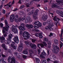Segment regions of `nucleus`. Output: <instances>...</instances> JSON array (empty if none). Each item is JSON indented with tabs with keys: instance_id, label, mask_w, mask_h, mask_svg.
Listing matches in <instances>:
<instances>
[{
	"instance_id": "nucleus-50",
	"label": "nucleus",
	"mask_w": 63,
	"mask_h": 63,
	"mask_svg": "<svg viewBox=\"0 0 63 63\" xmlns=\"http://www.w3.org/2000/svg\"><path fill=\"white\" fill-rule=\"evenodd\" d=\"M37 51L38 52V54H39L41 52V51H40V50L39 49H38Z\"/></svg>"
},
{
	"instance_id": "nucleus-29",
	"label": "nucleus",
	"mask_w": 63,
	"mask_h": 63,
	"mask_svg": "<svg viewBox=\"0 0 63 63\" xmlns=\"http://www.w3.org/2000/svg\"><path fill=\"white\" fill-rule=\"evenodd\" d=\"M43 40L44 41H46V42H48V40L47 38H45L43 39Z\"/></svg>"
},
{
	"instance_id": "nucleus-51",
	"label": "nucleus",
	"mask_w": 63,
	"mask_h": 63,
	"mask_svg": "<svg viewBox=\"0 0 63 63\" xmlns=\"http://www.w3.org/2000/svg\"><path fill=\"white\" fill-rule=\"evenodd\" d=\"M24 7V5H23L21 6L20 7V9H22Z\"/></svg>"
},
{
	"instance_id": "nucleus-34",
	"label": "nucleus",
	"mask_w": 63,
	"mask_h": 63,
	"mask_svg": "<svg viewBox=\"0 0 63 63\" xmlns=\"http://www.w3.org/2000/svg\"><path fill=\"white\" fill-rule=\"evenodd\" d=\"M61 1L60 0H57L56 1V2L58 3V4H59V5H60V3L61 2Z\"/></svg>"
},
{
	"instance_id": "nucleus-47",
	"label": "nucleus",
	"mask_w": 63,
	"mask_h": 63,
	"mask_svg": "<svg viewBox=\"0 0 63 63\" xmlns=\"http://www.w3.org/2000/svg\"><path fill=\"white\" fill-rule=\"evenodd\" d=\"M25 43L27 45H29V43L28 41H25Z\"/></svg>"
},
{
	"instance_id": "nucleus-30",
	"label": "nucleus",
	"mask_w": 63,
	"mask_h": 63,
	"mask_svg": "<svg viewBox=\"0 0 63 63\" xmlns=\"http://www.w3.org/2000/svg\"><path fill=\"white\" fill-rule=\"evenodd\" d=\"M38 36L39 37H40V38H43V36H42V34L41 33H38Z\"/></svg>"
},
{
	"instance_id": "nucleus-15",
	"label": "nucleus",
	"mask_w": 63,
	"mask_h": 63,
	"mask_svg": "<svg viewBox=\"0 0 63 63\" xmlns=\"http://www.w3.org/2000/svg\"><path fill=\"white\" fill-rule=\"evenodd\" d=\"M37 53V51H35V52L34 53V51L32 50H30V56H32L33 54H35Z\"/></svg>"
},
{
	"instance_id": "nucleus-57",
	"label": "nucleus",
	"mask_w": 63,
	"mask_h": 63,
	"mask_svg": "<svg viewBox=\"0 0 63 63\" xmlns=\"http://www.w3.org/2000/svg\"><path fill=\"white\" fill-rule=\"evenodd\" d=\"M50 14H51V15L52 17H54V15H53V13H50Z\"/></svg>"
},
{
	"instance_id": "nucleus-13",
	"label": "nucleus",
	"mask_w": 63,
	"mask_h": 63,
	"mask_svg": "<svg viewBox=\"0 0 63 63\" xmlns=\"http://www.w3.org/2000/svg\"><path fill=\"white\" fill-rule=\"evenodd\" d=\"M22 49H23V46L21 45H19V47H18V48L17 50L18 51L20 52L22 51Z\"/></svg>"
},
{
	"instance_id": "nucleus-48",
	"label": "nucleus",
	"mask_w": 63,
	"mask_h": 63,
	"mask_svg": "<svg viewBox=\"0 0 63 63\" xmlns=\"http://www.w3.org/2000/svg\"><path fill=\"white\" fill-rule=\"evenodd\" d=\"M60 5H61V6L63 5V2L61 1L60 4Z\"/></svg>"
},
{
	"instance_id": "nucleus-9",
	"label": "nucleus",
	"mask_w": 63,
	"mask_h": 63,
	"mask_svg": "<svg viewBox=\"0 0 63 63\" xmlns=\"http://www.w3.org/2000/svg\"><path fill=\"white\" fill-rule=\"evenodd\" d=\"M53 20L55 21V22H56L57 24L58 23V21H59V20H61V19L59 18H56V16H55L54 18L53 19Z\"/></svg>"
},
{
	"instance_id": "nucleus-10",
	"label": "nucleus",
	"mask_w": 63,
	"mask_h": 63,
	"mask_svg": "<svg viewBox=\"0 0 63 63\" xmlns=\"http://www.w3.org/2000/svg\"><path fill=\"white\" fill-rule=\"evenodd\" d=\"M56 13L59 15H60V16L62 17H63V12L62 11H60L59 10H57Z\"/></svg>"
},
{
	"instance_id": "nucleus-14",
	"label": "nucleus",
	"mask_w": 63,
	"mask_h": 63,
	"mask_svg": "<svg viewBox=\"0 0 63 63\" xmlns=\"http://www.w3.org/2000/svg\"><path fill=\"white\" fill-rule=\"evenodd\" d=\"M30 16H28L26 18V19L25 20V23H27L29 22L30 20Z\"/></svg>"
},
{
	"instance_id": "nucleus-36",
	"label": "nucleus",
	"mask_w": 63,
	"mask_h": 63,
	"mask_svg": "<svg viewBox=\"0 0 63 63\" xmlns=\"http://www.w3.org/2000/svg\"><path fill=\"white\" fill-rule=\"evenodd\" d=\"M52 57L53 58V59H55L56 58V57L55 55H53L52 56Z\"/></svg>"
},
{
	"instance_id": "nucleus-43",
	"label": "nucleus",
	"mask_w": 63,
	"mask_h": 63,
	"mask_svg": "<svg viewBox=\"0 0 63 63\" xmlns=\"http://www.w3.org/2000/svg\"><path fill=\"white\" fill-rule=\"evenodd\" d=\"M44 46H45L44 45V44H41L40 46L41 47H44Z\"/></svg>"
},
{
	"instance_id": "nucleus-6",
	"label": "nucleus",
	"mask_w": 63,
	"mask_h": 63,
	"mask_svg": "<svg viewBox=\"0 0 63 63\" xmlns=\"http://www.w3.org/2000/svg\"><path fill=\"white\" fill-rule=\"evenodd\" d=\"M23 36L24 37H26L27 38H29L30 37L29 34L26 32H25L23 33Z\"/></svg>"
},
{
	"instance_id": "nucleus-22",
	"label": "nucleus",
	"mask_w": 63,
	"mask_h": 63,
	"mask_svg": "<svg viewBox=\"0 0 63 63\" xmlns=\"http://www.w3.org/2000/svg\"><path fill=\"white\" fill-rule=\"evenodd\" d=\"M0 40H1V43H3V41L5 40V38L3 37H0Z\"/></svg>"
},
{
	"instance_id": "nucleus-24",
	"label": "nucleus",
	"mask_w": 63,
	"mask_h": 63,
	"mask_svg": "<svg viewBox=\"0 0 63 63\" xmlns=\"http://www.w3.org/2000/svg\"><path fill=\"white\" fill-rule=\"evenodd\" d=\"M36 63H39L40 61V60L38 58H36Z\"/></svg>"
},
{
	"instance_id": "nucleus-54",
	"label": "nucleus",
	"mask_w": 63,
	"mask_h": 63,
	"mask_svg": "<svg viewBox=\"0 0 63 63\" xmlns=\"http://www.w3.org/2000/svg\"><path fill=\"white\" fill-rule=\"evenodd\" d=\"M8 52H9V53L11 54V53H12V52L11 51V50L10 49H9L8 50Z\"/></svg>"
},
{
	"instance_id": "nucleus-21",
	"label": "nucleus",
	"mask_w": 63,
	"mask_h": 63,
	"mask_svg": "<svg viewBox=\"0 0 63 63\" xmlns=\"http://www.w3.org/2000/svg\"><path fill=\"white\" fill-rule=\"evenodd\" d=\"M26 27H28V28H33V25L31 24H30L29 25H28L27 24H26Z\"/></svg>"
},
{
	"instance_id": "nucleus-1",
	"label": "nucleus",
	"mask_w": 63,
	"mask_h": 63,
	"mask_svg": "<svg viewBox=\"0 0 63 63\" xmlns=\"http://www.w3.org/2000/svg\"><path fill=\"white\" fill-rule=\"evenodd\" d=\"M4 22L5 24V27H3V29H4L6 31L8 32L9 30V26L8 25V23L7 20H5Z\"/></svg>"
},
{
	"instance_id": "nucleus-35",
	"label": "nucleus",
	"mask_w": 63,
	"mask_h": 63,
	"mask_svg": "<svg viewBox=\"0 0 63 63\" xmlns=\"http://www.w3.org/2000/svg\"><path fill=\"white\" fill-rule=\"evenodd\" d=\"M22 57L24 59H26L27 58V56L25 55H23Z\"/></svg>"
},
{
	"instance_id": "nucleus-12",
	"label": "nucleus",
	"mask_w": 63,
	"mask_h": 63,
	"mask_svg": "<svg viewBox=\"0 0 63 63\" xmlns=\"http://www.w3.org/2000/svg\"><path fill=\"white\" fill-rule=\"evenodd\" d=\"M39 11L38 9H37L35 10V11L34 13V15H33V17H35L36 16L38 15V13Z\"/></svg>"
},
{
	"instance_id": "nucleus-46",
	"label": "nucleus",
	"mask_w": 63,
	"mask_h": 63,
	"mask_svg": "<svg viewBox=\"0 0 63 63\" xmlns=\"http://www.w3.org/2000/svg\"><path fill=\"white\" fill-rule=\"evenodd\" d=\"M42 63H47V61L46 60H43L42 62Z\"/></svg>"
},
{
	"instance_id": "nucleus-41",
	"label": "nucleus",
	"mask_w": 63,
	"mask_h": 63,
	"mask_svg": "<svg viewBox=\"0 0 63 63\" xmlns=\"http://www.w3.org/2000/svg\"><path fill=\"white\" fill-rule=\"evenodd\" d=\"M44 55H43L41 54V55H40V56L41 58H43L44 57Z\"/></svg>"
},
{
	"instance_id": "nucleus-45",
	"label": "nucleus",
	"mask_w": 63,
	"mask_h": 63,
	"mask_svg": "<svg viewBox=\"0 0 63 63\" xmlns=\"http://www.w3.org/2000/svg\"><path fill=\"white\" fill-rule=\"evenodd\" d=\"M2 13L4 14H5V13H6V11L5 10H3L2 11Z\"/></svg>"
},
{
	"instance_id": "nucleus-39",
	"label": "nucleus",
	"mask_w": 63,
	"mask_h": 63,
	"mask_svg": "<svg viewBox=\"0 0 63 63\" xmlns=\"http://www.w3.org/2000/svg\"><path fill=\"white\" fill-rule=\"evenodd\" d=\"M33 27L35 29H37L38 28H39V26H36L34 25Z\"/></svg>"
},
{
	"instance_id": "nucleus-64",
	"label": "nucleus",
	"mask_w": 63,
	"mask_h": 63,
	"mask_svg": "<svg viewBox=\"0 0 63 63\" xmlns=\"http://www.w3.org/2000/svg\"><path fill=\"white\" fill-rule=\"evenodd\" d=\"M23 32L22 31H21L19 33L20 35H22V34H23Z\"/></svg>"
},
{
	"instance_id": "nucleus-8",
	"label": "nucleus",
	"mask_w": 63,
	"mask_h": 63,
	"mask_svg": "<svg viewBox=\"0 0 63 63\" xmlns=\"http://www.w3.org/2000/svg\"><path fill=\"white\" fill-rule=\"evenodd\" d=\"M12 29L13 32L15 33H17V30L16 26L12 27Z\"/></svg>"
},
{
	"instance_id": "nucleus-33",
	"label": "nucleus",
	"mask_w": 63,
	"mask_h": 63,
	"mask_svg": "<svg viewBox=\"0 0 63 63\" xmlns=\"http://www.w3.org/2000/svg\"><path fill=\"white\" fill-rule=\"evenodd\" d=\"M41 54H43V55L45 56L46 55V52L45 51L42 52L41 53Z\"/></svg>"
},
{
	"instance_id": "nucleus-18",
	"label": "nucleus",
	"mask_w": 63,
	"mask_h": 63,
	"mask_svg": "<svg viewBox=\"0 0 63 63\" xmlns=\"http://www.w3.org/2000/svg\"><path fill=\"white\" fill-rule=\"evenodd\" d=\"M30 45L31 47L33 49H36V45L35 44L32 45H31V44H30Z\"/></svg>"
},
{
	"instance_id": "nucleus-28",
	"label": "nucleus",
	"mask_w": 63,
	"mask_h": 63,
	"mask_svg": "<svg viewBox=\"0 0 63 63\" xmlns=\"http://www.w3.org/2000/svg\"><path fill=\"white\" fill-rule=\"evenodd\" d=\"M51 22V20H48L47 21V24H50Z\"/></svg>"
},
{
	"instance_id": "nucleus-5",
	"label": "nucleus",
	"mask_w": 63,
	"mask_h": 63,
	"mask_svg": "<svg viewBox=\"0 0 63 63\" xmlns=\"http://www.w3.org/2000/svg\"><path fill=\"white\" fill-rule=\"evenodd\" d=\"M25 25L23 23H22L21 24L20 26H19L18 27L19 29L20 30H22L24 31L25 30V29L24 28Z\"/></svg>"
},
{
	"instance_id": "nucleus-55",
	"label": "nucleus",
	"mask_w": 63,
	"mask_h": 63,
	"mask_svg": "<svg viewBox=\"0 0 63 63\" xmlns=\"http://www.w3.org/2000/svg\"><path fill=\"white\" fill-rule=\"evenodd\" d=\"M47 62H49V61H50V59L48 58L47 60Z\"/></svg>"
},
{
	"instance_id": "nucleus-3",
	"label": "nucleus",
	"mask_w": 63,
	"mask_h": 63,
	"mask_svg": "<svg viewBox=\"0 0 63 63\" xmlns=\"http://www.w3.org/2000/svg\"><path fill=\"white\" fill-rule=\"evenodd\" d=\"M12 37H13V35L12 34H10L8 35V39H7L6 40L7 44H9L11 43L12 40L11 39L12 38Z\"/></svg>"
},
{
	"instance_id": "nucleus-26",
	"label": "nucleus",
	"mask_w": 63,
	"mask_h": 63,
	"mask_svg": "<svg viewBox=\"0 0 63 63\" xmlns=\"http://www.w3.org/2000/svg\"><path fill=\"white\" fill-rule=\"evenodd\" d=\"M47 44L48 45V46L50 47L51 45V43L50 41H49L47 43Z\"/></svg>"
},
{
	"instance_id": "nucleus-37",
	"label": "nucleus",
	"mask_w": 63,
	"mask_h": 63,
	"mask_svg": "<svg viewBox=\"0 0 63 63\" xmlns=\"http://www.w3.org/2000/svg\"><path fill=\"white\" fill-rule=\"evenodd\" d=\"M43 44H44V45L45 47H46V46H47V43H46V42H43Z\"/></svg>"
},
{
	"instance_id": "nucleus-25",
	"label": "nucleus",
	"mask_w": 63,
	"mask_h": 63,
	"mask_svg": "<svg viewBox=\"0 0 63 63\" xmlns=\"http://www.w3.org/2000/svg\"><path fill=\"white\" fill-rule=\"evenodd\" d=\"M23 54H27L28 53V52L27 51L24 50L23 52Z\"/></svg>"
},
{
	"instance_id": "nucleus-19",
	"label": "nucleus",
	"mask_w": 63,
	"mask_h": 63,
	"mask_svg": "<svg viewBox=\"0 0 63 63\" xmlns=\"http://www.w3.org/2000/svg\"><path fill=\"white\" fill-rule=\"evenodd\" d=\"M32 4V1L29 2L28 3H27L26 4L27 7H29V5H31Z\"/></svg>"
},
{
	"instance_id": "nucleus-32",
	"label": "nucleus",
	"mask_w": 63,
	"mask_h": 63,
	"mask_svg": "<svg viewBox=\"0 0 63 63\" xmlns=\"http://www.w3.org/2000/svg\"><path fill=\"white\" fill-rule=\"evenodd\" d=\"M58 40H54V42L55 44H57L58 43Z\"/></svg>"
},
{
	"instance_id": "nucleus-63",
	"label": "nucleus",
	"mask_w": 63,
	"mask_h": 63,
	"mask_svg": "<svg viewBox=\"0 0 63 63\" xmlns=\"http://www.w3.org/2000/svg\"><path fill=\"white\" fill-rule=\"evenodd\" d=\"M15 20L16 22H18V18H17V19H15Z\"/></svg>"
},
{
	"instance_id": "nucleus-42",
	"label": "nucleus",
	"mask_w": 63,
	"mask_h": 63,
	"mask_svg": "<svg viewBox=\"0 0 63 63\" xmlns=\"http://www.w3.org/2000/svg\"><path fill=\"white\" fill-rule=\"evenodd\" d=\"M35 36H36V37H39V33H36L35 34Z\"/></svg>"
},
{
	"instance_id": "nucleus-2",
	"label": "nucleus",
	"mask_w": 63,
	"mask_h": 63,
	"mask_svg": "<svg viewBox=\"0 0 63 63\" xmlns=\"http://www.w3.org/2000/svg\"><path fill=\"white\" fill-rule=\"evenodd\" d=\"M11 60L10 63H16V59L15 58H12L11 59V57H9L8 59V63H10V61Z\"/></svg>"
},
{
	"instance_id": "nucleus-23",
	"label": "nucleus",
	"mask_w": 63,
	"mask_h": 63,
	"mask_svg": "<svg viewBox=\"0 0 63 63\" xmlns=\"http://www.w3.org/2000/svg\"><path fill=\"white\" fill-rule=\"evenodd\" d=\"M58 6L55 4H53L52 5V8H57Z\"/></svg>"
},
{
	"instance_id": "nucleus-44",
	"label": "nucleus",
	"mask_w": 63,
	"mask_h": 63,
	"mask_svg": "<svg viewBox=\"0 0 63 63\" xmlns=\"http://www.w3.org/2000/svg\"><path fill=\"white\" fill-rule=\"evenodd\" d=\"M18 19L19 22H20V21H21V19L20 17H19V18H18Z\"/></svg>"
},
{
	"instance_id": "nucleus-53",
	"label": "nucleus",
	"mask_w": 63,
	"mask_h": 63,
	"mask_svg": "<svg viewBox=\"0 0 63 63\" xmlns=\"http://www.w3.org/2000/svg\"><path fill=\"white\" fill-rule=\"evenodd\" d=\"M0 25L1 27L2 28L3 27V24L2 23H0Z\"/></svg>"
},
{
	"instance_id": "nucleus-11",
	"label": "nucleus",
	"mask_w": 63,
	"mask_h": 63,
	"mask_svg": "<svg viewBox=\"0 0 63 63\" xmlns=\"http://www.w3.org/2000/svg\"><path fill=\"white\" fill-rule=\"evenodd\" d=\"M15 42L16 43H18L19 42V39H18V36L15 37L14 38H13Z\"/></svg>"
},
{
	"instance_id": "nucleus-49",
	"label": "nucleus",
	"mask_w": 63,
	"mask_h": 63,
	"mask_svg": "<svg viewBox=\"0 0 63 63\" xmlns=\"http://www.w3.org/2000/svg\"><path fill=\"white\" fill-rule=\"evenodd\" d=\"M24 17H23L22 18V19L21 20H25V18H26V17H25V16H24Z\"/></svg>"
},
{
	"instance_id": "nucleus-40",
	"label": "nucleus",
	"mask_w": 63,
	"mask_h": 63,
	"mask_svg": "<svg viewBox=\"0 0 63 63\" xmlns=\"http://www.w3.org/2000/svg\"><path fill=\"white\" fill-rule=\"evenodd\" d=\"M2 47L3 48H4V47H6V46H5V44H2Z\"/></svg>"
},
{
	"instance_id": "nucleus-59",
	"label": "nucleus",
	"mask_w": 63,
	"mask_h": 63,
	"mask_svg": "<svg viewBox=\"0 0 63 63\" xmlns=\"http://www.w3.org/2000/svg\"><path fill=\"white\" fill-rule=\"evenodd\" d=\"M17 10H18L17 8H16L14 10H13V12H16V11H17Z\"/></svg>"
},
{
	"instance_id": "nucleus-17",
	"label": "nucleus",
	"mask_w": 63,
	"mask_h": 63,
	"mask_svg": "<svg viewBox=\"0 0 63 63\" xmlns=\"http://www.w3.org/2000/svg\"><path fill=\"white\" fill-rule=\"evenodd\" d=\"M47 19V16H45L44 15H43L42 17V19L43 20V21H46Z\"/></svg>"
},
{
	"instance_id": "nucleus-7",
	"label": "nucleus",
	"mask_w": 63,
	"mask_h": 63,
	"mask_svg": "<svg viewBox=\"0 0 63 63\" xmlns=\"http://www.w3.org/2000/svg\"><path fill=\"white\" fill-rule=\"evenodd\" d=\"M34 24L35 25H37L39 27H41L42 25L41 23L38 21H37L34 22Z\"/></svg>"
},
{
	"instance_id": "nucleus-31",
	"label": "nucleus",
	"mask_w": 63,
	"mask_h": 63,
	"mask_svg": "<svg viewBox=\"0 0 63 63\" xmlns=\"http://www.w3.org/2000/svg\"><path fill=\"white\" fill-rule=\"evenodd\" d=\"M63 30H62V31H61V35H59V36H60V37H62V34H63Z\"/></svg>"
},
{
	"instance_id": "nucleus-56",
	"label": "nucleus",
	"mask_w": 63,
	"mask_h": 63,
	"mask_svg": "<svg viewBox=\"0 0 63 63\" xmlns=\"http://www.w3.org/2000/svg\"><path fill=\"white\" fill-rule=\"evenodd\" d=\"M18 53L16 52H14V54H15V55L16 56H17V54H18Z\"/></svg>"
},
{
	"instance_id": "nucleus-4",
	"label": "nucleus",
	"mask_w": 63,
	"mask_h": 63,
	"mask_svg": "<svg viewBox=\"0 0 63 63\" xmlns=\"http://www.w3.org/2000/svg\"><path fill=\"white\" fill-rule=\"evenodd\" d=\"M60 50V49L59 48V47L57 46H56L53 49V50L54 51V53L56 54L58 53V52Z\"/></svg>"
},
{
	"instance_id": "nucleus-38",
	"label": "nucleus",
	"mask_w": 63,
	"mask_h": 63,
	"mask_svg": "<svg viewBox=\"0 0 63 63\" xmlns=\"http://www.w3.org/2000/svg\"><path fill=\"white\" fill-rule=\"evenodd\" d=\"M33 14L31 12H29L28 13V16H31V15H32Z\"/></svg>"
},
{
	"instance_id": "nucleus-16",
	"label": "nucleus",
	"mask_w": 63,
	"mask_h": 63,
	"mask_svg": "<svg viewBox=\"0 0 63 63\" xmlns=\"http://www.w3.org/2000/svg\"><path fill=\"white\" fill-rule=\"evenodd\" d=\"M45 29L46 30H47L48 29H50V31H52L53 30V28H51V27L50 26H48L46 27Z\"/></svg>"
},
{
	"instance_id": "nucleus-62",
	"label": "nucleus",
	"mask_w": 63,
	"mask_h": 63,
	"mask_svg": "<svg viewBox=\"0 0 63 63\" xmlns=\"http://www.w3.org/2000/svg\"><path fill=\"white\" fill-rule=\"evenodd\" d=\"M46 24H47V22H44L43 23V25H44V26H45V25H46Z\"/></svg>"
},
{
	"instance_id": "nucleus-52",
	"label": "nucleus",
	"mask_w": 63,
	"mask_h": 63,
	"mask_svg": "<svg viewBox=\"0 0 63 63\" xmlns=\"http://www.w3.org/2000/svg\"><path fill=\"white\" fill-rule=\"evenodd\" d=\"M32 42H33V43H35V42L36 41V39H32Z\"/></svg>"
},
{
	"instance_id": "nucleus-27",
	"label": "nucleus",
	"mask_w": 63,
	"mask_h": 63,
	"mask_svg": "<svg viewBox=\"0 0 63 63\" xmlns=\"http://www.w3.org/2000/svg\"><path fill=\"white\" fill-rule=\"evenodd\" d=\"M57 8L59 9V10H62L63 9V8L61 6H58Z\"/></svg>"
},
{
	"instance_id": "nucleus-20",
	"label": "nucleus",
	"mask_w": 63,
	"mask_h": 63,
	"mask_svg": "<svg viewBox=\"0 0 63 63\" xmlns=\"http://www.w3.org/2000/svg\"><path fill=\"white\" fill-rule=\"evenodd\" d=\"M15 15H14V14L11 15L10 17V20H13V19H14L15 18Z\"/></svg>"
},
{
	"instance_id": "nucleus-61",
	"label": "nucleus",
	"mask_w": 63,
	"mask_h": 63,
	"mask_svg": "<svg viewBox=\"0 0 63 63\" xmlns=\"http://www.w3.org/2000/svg\"><path fill=\"white\" fill-rule=\"evenodd\" d=\"M47 55H49V51L48 50H47Z\"/></svg>"
},
{
	"instance_id": "nucleus-58",
	"label": "nucleus",
	"mask_w": 63,
	"mask_h": 63,
	"mask_svg": "<svg viewBox=\"0 0 63 63\" xmlns=\"http://www.w3.org/2000/svg\"><path fill=\"white\" fill-rule=\"evenodd\" d=\"M11 47H13V48L15 46V45H14V44H11Z\"/></svg>"
},
{
	"instance_id": "nucleus-60",
	"label": "nucleus",
	"mask_w": 63,
	"mask_h": 63,
	"mask_svg": "<svg viewBox=\"0 0 63 63\" xmlns=\"http://www.w3.org/2000/svg\"><path fill=\"white\" fill-rule=\"evenodd\" d=\"M1 55L2 56V57H6V56L5 55H4L3 54H1Z\"/></svg>"
}]
</instances>
